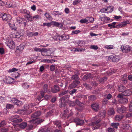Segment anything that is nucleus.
Wrapping results in <instances>:
<instances>
[{
	"mask_svg": "<svg viewBox=\"0 0 132 132\" xmlns=\"http://www.w3.org/2000/svg\"><path fill=\"white\" fill-rule=\"evenodd\" d=\"M34 50L35 52H47L48 53L47 54L46 56H50L51 53V52L50 51V48H37L36 47L34 48Z\"/></svg>",
	"mask_w": 132,
	"mask_h": 132,
	"instance_id": "nucleus-1",
	"label": "nucleus"
},
{
	"mask_svg": "<svg viewBox=\"0 0 132 132\" xmlns=\"http://www.w3.org/2000/svg\"><path fill=\"white\" fill-rule=\"evenodd\" d=\"M70 95L68 93L67 94V95L63 97L60 100V103L59 104V106L60 107L64 106L65 104L67 102V101L66 100H68L69 97Z\"/></svg>",
	"mask_w": 132,
	"mask_h": 132,
	"instance_id": "nucleus-2",
	"label": "nucleus"
},
{
	"mask_svg": "<svg viewBox=\"0 0 132 132\" xmlns=\"http://www.w3.org/2000/svg\"><path fill=\"white\" fill-rule=\"evenodd\" d=\"M121 49L123 52L127 53L132 52V47L128 45H122L121 46Z\"/></svg>",
	"mask_w": 132,
	"mask_h": 132,
	"instance_id": "nucleus-3",
	"label": "nucleus"
},
{
	"mask_svg": "<svg viewBox=\"0 0 132 132\" xmlns=\"http://www.w3.org/2000/svg\"><path fill=\"white\" fill-rule=\"evenodd\" d=\"M116 23V22H113L112 23L113 26L112 27L113 28H119L125 26L127 24L129 23V21H126L124 22H121L118 25L115 26Z\"/></svg>",
	"mask_w": 132,
	"mask_h": 132,
	"instance_id": "nucleus-4",
	"label": "nucleus"
},
{
	"mask_svg": "<svg viewBox=\"0 0 132 132\" xmlns=\"http://www.w3.org/2000/svg\"><path fill=\"white\" fill-rule=\"evenodd\" d=\"M117 97L120 98V99L119 100V101L121 103L125 104L128 103V98H125L124 96L119 94L118 95Z\"/></svg>",
	"mask_w": 132,
	"mask_h": 132,
	"instance_id": "nucleus-5",
	"label": "nucleus"
},
{
	"mask_svg": "<svg viewBox=\"0 0 132 132\" xmlns=\"http://www.w3.org/2000/svg\"><path fill=\"white\" fill-rule=\"evenodd\" d=\"M6 43L7 46L11 49L14 48L15 47L14 43L12 40H8Z\"/></svg>",
	"mask_w": 132,
	"mask_h": 132,
	"instance_id": "nucleus-6",
	"label": "nucleus"
},
{
	"mask_svg": "<svg viewBox=\"0 0 132 132\" xmlns=\"http://www.w3.org/2000/svg\"><path fill=\"white\" fill-rule=\"evenodd\" d=\"M13 79L10 77H4L3 78V80L5 83L10 84L13 82Z\"/></svg>",
	"mask_w": 132,
	"mask_h": 132,
	"instance_id": "nucleus-7",
	"label": "nucleus"
},
{
	"mask_svg": "<svg viewBox=\"0 0 132 132\" xmlns=\"http://www.w3.org/2000/svg\"><path fill=\"white\" fill-rule=\"evenodd\" d=\"M109 57L113 62H117L121 59L118 55H111L109 56Z\"/></svg>",
	"mask_w": 132,
	"mask_h": 132,
	"instance_id": "nucleus-8",
	"label": "nucleus"
},
{
	"mask_svg": "<svg viewBox=\"0 0 132 132\" xmlns=\"http://www.w3.org/2000/svg\"><path fill=\"white\" fill-rule=\"evenodd\" d=\"M127 110L126 107L122 106L120 108H118L117 109V112L120 114L125 113Z\"/></svg>",
	"mask_w": 132,
	"mask_h": 132,
	"instance_id": "nucleus-9",
	"label": "nucleus"
},
{
	"mask_svg": "<svg viewBox=\"0 0 132 132\" xmlns=\"http://www.w3.org/2000/svg\"><path fill=\"white\" fill-rule=\"evenodd\" d=\"M74 121L75 122H77V124L81 126L83 125L84 123L83 120H81L78 118H76L74 119Z\"/></svg>",
	"mask_w": 132,
	"mask_h": 132,
	"instance_id": "nucleus-10",
	"label": "nucleus"
},
{
	"mask_svg": "<svg viewBox=\"0 0 132 132\" xmlns=\"http://www.w3.org/2000/svg\"><path fill=\"white\" fill-rule=\"evenodd\" d=\"M80 83V82L79 81H73L72 83L69 85V87L71 89L75 88Z\"/></svg>",
	"mask_w": 132,
	"mask_h": 132,
	"instance_id": "nucleus-11",
	"label": "nucleus"
},
{
	"mask_svg": "<svg viewBox=\"0 0 132 132\" xmlns=\"http://www.w3.org/2000/svg\"><path fill=\"white\" fill-rule=\"evenodd\" d=\"M51 92L54 93H57L60 90V88L58 86L55 85L54 86L53 88H51Z\"/></svg>",
	"mask_w": 132,
	"mask_h": 132,
	"instance_id": "nucleus-12",
	"label": "nucleus"
},
{
	"mask_svg": "<svg viewBox=\"0 0 132 132\" xmlns=\"http://www.w3.org/2000/svg\"><path fill=\"white\" fill-rule=\"evenodd\" d=\"M100 19L102 21L103 23H107V22L110 21V19L109 17L105 16L101 17H100Z\"/></svg>",
	"mask_w": 132,
	"mask_h": 132,
	"instance_id": "nucleus-13",
	"label": "nucleus"
},
{
	"mask_svg": "<svg viewBox=\"0 0 132 132\" xmlns=\"http://www.w3.org/2000/svg\"><path fill=\"white\" fill-rule=\"evenodd\" d=\"M44 121V120L42 119H38L37 120H35L34 119H32L31 120H30L28 121V122L30 123H33L36 122L37 123L39 124L42 122Z\"/></svg>",
	"mask_w": 132,
	"mask_h": 132,
	"instance_id": "nucleus-14",
	"label": "nucleus"
},
{
	"mask_svg": "<svg viewBox=\"0 0 132 132\" xmlns=\"http://www.w3.org/2000/svg\"><path fill=\"white\" fill-rule=\"evenodd\" d=\"M24 109L22 110H19L17 112L19 114H22V112L26 111L29 108V106L28 105L26 104L24 106Z\"/></svg>",
	"mask_w": 132,
	"mask_h": 132,
	"instance_id": "nucleus-15",
	"label": "nucleus"
},
{
	"mask_svg": "<svg viewBox=\"0 0 132 132\" xmlns=\"http://www.w3.org/2000/svg\"><path fill=\"white\" fill-rule=\"evenodd\" d=\"M41 114V113L40 111H37L32 114L31 115V117L33 118H36L37 117L40 116Z\"/></svg>",
	"mask_w": 132,
	"mask_h": 132,
	"instance_id": "nucleus-16",
	"label": "nucleus"
},
{
	"mask_svg": "<svg viewBox=\"0 0 132 132\" xmlns=\"http://www.w3.org/2000/svg\"><path fill=\"white\" fill-rule=\"evenodd\" d=\"M26 122H24L21 123L19 125V127L22 129H24L27 126Z\"/></svg>",
	"mask_w": 132,
	"mask_h": 132,
	"instance_id": "nucleus-17",
	"label": "nucleus"
},
{
	"mask_svg": "<svg viewBox=\"0 0 132 132\" xmlns=\"http://www.w3.org/2000/svg\"><path fill=\"white\" fill-rule=\"evenodd\" d=\"M91 107L95 111H98L99 110V105L97 103H95L92 104Z\"/></svg>",
	"mask_w": 132,
	"mask_h": 132,
	"instance_id": "nucleus-18",
	"label": "nucleus"
},
{
	"mask_svg": "<svg viewBox=\"0 0 132 132\" xmlns=\"http://www.w3.org/2000/svg\"><path fill=\"white\" fill-rule=\"evenodd\" d=\"M122 95L123 96H129L131 94V92L129 90H125L124 92L122 93Z\"/></svg>",
	"mask_w": 132,
	"mask_h": 132,
	"instance_id": "nucleus-19",
	"label": "nucleus"
},
{
	"mask_svg": "<svg viewBox=\"0 0 132 132\" xmlns=\"http://www.w3.org/2000/svg\"><path fill=\"white\" fill-rule=\"evenodd\" d=\"M52 25H54V26L60 27H62L63 26V25L61 23H58L56 21H52Z\"/></svg>",
	"mask_w": 132,
	"mask_h": 132,
	"instance_id": "nucleus-20",
	"label": "nucleus"
},
{
	"mask_svg": "<svg viewBox=\"0 0 132 132\" xmlns=\"http://www.w3.org/2000/svg\"><path fill=\"white\" fill-rule=\"evenodd\" d=\"M12 101H14V102L13 103L16 105L18 106L20 105L22 103V102L21 101L18 100L17 99H16L15 98L13 99Z\"/></svg>",
	"mask_w": 132,
	"mask_h": 132,
	"instance_id": "nucleus-21",
	"label": "nucleus"
},
{
	"mask_svg": "<svg viewBox=\"0 0 132 132\" xmlns=\"http://www.w3.org/2000/svg\"><path fill=\"white\" fill-rule=\"evenodd\" d=\"M71 78L72 80H75L74 81H79L80 79L79 78L77 75H73L71 77Z\"/></svg>",
	"mask_w": 132,
	"mask_h": 132,
	"instance_id": "nucleus-22",
	"label": "nucleus"
},
{
	"mask_svg": "<svg viewBox=\"0 0 132 132\" xmlns=\"http://www.w3.org/2000/svg\"><path fill=\"white\" fill-rule=\"evenodd\" d=\"M38 132H51L50 128H42L39 130Z\"/></svg>",
	"mask_w": 132,
	"mask_h": 132,
	"instance_id": "nucleus-23",
	"label": "nucleus"
},
{
	"mask_svg": "<svg viewBox=\"0 0 132 132\" xmlns=\"http://www.w3.org/2000/svg\"><path fill=\"white\" fill-rule=\"evenodd\" d=\"M89 100L90 101H93L96 99V97L94 95H91L88 97Z\"/></svg>",
	"mask_w": 132,
	"mask_h": 132,
	"instance_id": "nucleus-24",
	"label": "nucleus"
},
{
	"mask_svg": "<svg viewBox=\"0 0 132 132\" xmlns=\"http://www.w3.org/2000/svg\"><path fill=\"white\" fill-rule=\"evenodd\" d=\"M87 23L93 22L94 21V18L91 17H88L86 18Z\"/></svg>",
	"mask_w": 132,
	"mask_h": 132,
	"instance_id": "nucleus-25",
	"label": "nucleus"
},
{
	"mask_svg": "<svg viewBox=\"0 0 132 132\" xmlns=\"http://www.w3.org/2000/svg\"><path fill=\"white\" fill-rule=\"evenodd\" d=\"M123 116L122 115H116L115 117V119L116 121H119L120 120L123 118Z\"/></svg>",
	"mask_w": 132,
	"mask_h": 132,
	"instance_id": "nucleus-26",
	"label": "nucleus"
},
{
	"mask_svg": "<svg viewBox=\"0 0 132 132\" xmlns=\"http://www.w3.org/2000/svg\"><path fill=\"white\" fill-rule=\"evenodd\" d=\"M43 88L44 91V92L45 93H47L49 92V89L48 88V85L47 84L44 85Z\"/></svg>",
	"mask_w": 132,
	"mask_h": 132,
	"instance_id": "nucleus-27",
	"label": "nucleus"
},
{
	"mask_svg": "<svg viewBox=\"0 0 132 132\" xmlns=\"http://www.w3.org/2000/svg\"><path fill=\"white\" fill-rule=\"evenodd\" d=\"M118 89L119 92L123 93L125 90L126 88L124 86H121L118 87Z\"/></svg>",
	"mask_w": 132,
	"mask_h": 132,
	"instance_id": "nucleus-28",
	"label": "nucleus"
},
{
	"mask_svg": "<svg viewBox=\"0 0 132 132\" xmlns=\"http://www.w3.org/2000/svg\"><path fill=\"white\" fill-rule=\"evenodd\" d=\"M114 109L113 108L110 109L109 110L108 114L109 115H113L115 113Z\"/></svg>",
	"mask_w": 132,
	"mask_h": 132,
	"instance_id": "nucleus-29",
	"label": "nucleus"
},
{
	"mask_svg": "<svg viewBox=\"0 0 132 132\" xmlns=\"http://www.w3.org/2000/svg\"><path fill=\"white\" fill-rule=\"evenodd\" d=\"M54 124L59 129L61 128V122L60 121H57L54 122Z\"/></svg>",
	"mask_w": 132,
	"mask_h": 132,
	"instance_id": "nucleus-30",
	"label": "nucleus"
},
{
	"mask_svg": "<svg viewBox=\"0 0 132 132\" xmlns=\"http://www.w3.org/2000/svg\"><path fill=\"white\" fill-rule=\"evenodd\" d=\"M24 47V45L21 44L17 47V49L19 51H21L23 50Z\"/></svg>",
	"mask_w": 132,
	"mask_h": 132,
	"instance_id": "nucleus-31",
	"label": "nucleus"
},
{
	"mask_svg": "<svg viewBox=\"0 0 132 132\" xmlns=\"http://www.w3.org/2000/svg\"><path fill=\"white\" fill-rule=\"evenodd\" d=\"M19 117V116L18 115H15L12 116L9 119L10 120H15Z\"/></svg>",
	"mask_w": 132,
	"mask_h": 132,
	"instance_id": "nucleus-32",
	"label": "nucleus"
},
{
	"mask_svg": "<svg viewBox=\"0 0 132 132\" xmlns=\"http://www.w3.org/2000/svg\"><path fill=\"white\" fill-rule=\"evenodd\" d=\"M101 121V120L100 119H99L96 121L95 122H92L90 123L89 124V125L90 126H95L97 125Z\"/></svg>",
	"mask_w": 132,
	"mask_h": 132,
	"instance_id": "nucleus-33",
	"label": "nucleus"
},
{
	"mask_svg": "<svg viewBox=\"0 0 132 132\" xmlns=\"http://www.w3.org/2000/svg\"><path fill=\"white\" fill-rule=\"evenodd\" d=\"M7 15V14L5 13H1L0 14V17H1L2 18L3 20L5 21V19H6V18Z\"/></svg>",
	"mask_w": 132,
	"mask_h": 132,
	"instance_id": "nucleus-34",
	"label": "nucleus"
},
{
	"mask_svg": "<svg viewBox=\"0 0 132 132\" xmlns=\"http://www.w3.org/2000/svg\"><path fill=\"white\" fill-rule=\"evenodd\" d=\"M21 12L23 14H28L30 13L29 11H27L25 9H21L20 10Z\"/></svg>",
	"mask_w": 132,
	"mask_h": 132,
	"instance_id": "nucleus-35",
	"label": "nucleus"
},
{
	"mask_svg": "<svg viewBox=\"0 0 132 132\" xmlns=\"http://www.w3.org/2000/svg\"><path fill=\"white\" fill-rule=\"evenodd\" d=\"M83 85L85 88L87 89L90 90L92 89V87L86 83H83Z\"/></svg>",
	"mask_w": 132,
	"mask_h": 132,
	"instance_id": "nucleus-36",
	"label": "nucleus"
},
{
	"mask_svg": "<svg viewBox=\"0 0 132 132\" xmlns=\"http://www.w3.org/2000/svg\"><path fill=\"white\" fill-rule=\"evenodd\" d=\"M119 125V123H111V126L114 129H117L118 128V126Z\"/></svg>",
	"mask_w": 132,
	"mask_h": 132,
	"instance_id": "nucleus-37",
	"label": "nucleus"
},
{
	"mask_svg": "<svg viewBox=\"0 0 132 132\" xmlns=\"http://www.w3.org/2000/svg\"><path fill=\"white\" fill-rule=\"evenodd\" d=\"M26 17L28 20H29V21H33V17H32V16L30 15L29 14L26 15Z\"/></svg>",
	"mask_w": 132,
	"mask_h": 132,
	"instance_id": "nucleus-38",
	"label": "nucleus"
},
{
	"mask_svg": "<svg viewBox=\"0 0 132 132\" xmlns=\"http://www.w3.org/2000/svg\"><path fill=\"white\" fill-rule=\"evenodd\" d=\"M91 74L89 73L87 74H86L83 77V79L84 80H85L87 79H90L91 76Z\"/></svg>",
	"mask_w": 132,
	"mask_h": 132,
	"instance_id": "nucleus-39",
	"label": "nucleus"
},
{
	"mask_svg": "<svg viewBox=\"0 0 132 132\" xmlns=\"http://www.w3.org/2000/svg\"><path fill=\"white\" fill-rule=\"evenodd\" d=\"M9 129L7 128L3 127L0 128V132H7L9 131Z\"/></svg>",
	"mask_w": 132,
	"mask_h": 132,
	"instance_id": "nucleus-40",
	"label": "nucleus"
},
{
	"mask_svg": "<svg viewBox=\"0 0 132 132\" xmlns=\"http://www.w3.org/2000/svg\"><path fill=\"white\" fill-rule=\"evenodd\" d=\"M11 17L10 15L9 14L7 15L5 21H7V22H9L11 20Z\"/></svg>",
	"mask_w": 132,
	"mask_h": 132,
	"instance_id": "nucleus-41",
	"label": "nucleus"
},
{
	"mask_svg": "<svg viewBox=\"0 0 132 132\" xmlns=\"http://www.w3.org/2000/svg\"><path fill=\"white\" fill-rule=\"evenodd\" d=\"M6 125V122L5 120H3L0 123V128L3 127Z\"/></svg>",
	"mask_w": 132,
	"mask_h": 132,
	"instance_id": "nucleus-42",
	"label": "nucleus"
},
{
	"mask_svg": "<svg viewBox=\"0 0 132 132\" xmlns=\"http://www.w3.org/2000/svg\"><path fill=\"white\" fill-rule=\"evenodd\" d=\"M52 25V22H50L48 23H43V26H46L47 27H50Z\"/></svg>",
	"mask_w": 132,
	"mask_h": 132,
	"instance_id": "nucleus-43",
	"label": "nucleus"
},
{
	"mask_svg": "<svg viewBox=\"0 0 132 132\" xmlns=\"http://www.w3.org/2000/svg\"><path fill=\"white\" fill-rule=\"evenodd\" d=\"M73 105H75V104H76L79 106H80V104L81 102L78 99H77L75 102H73Z\"/></svg>",
	"mask_w": 132,
	"mask_h": 132,
	"instance_id": "nucleus-44",
	"label": "nucleus"
},
{
	"mask_svg": "<svg viewBox=\"0 0 132 132\" xmlns=\"http://www.w3.org/2000/svg\"><path fill=\"white\" fill-rule=\"evenodd\" d=\"M27 35L29 37H32L33 36V32H30L28 30L26 31Z\"/></svg>",
	"mask_w": 132,
	"mask_h": 132,
	"instance_id": "nucleus-45",
	"label": "nucleus"
},
{
	"mask_svg": "<svg viewBox=\"0 0 132 132\" xmlns=\"http://www.w3.org/2000/svg\"><path fill=\"white\" fill-rule=\"evenodd\" d=\"M90 48L92 49L97 50L98 49V47L97 45H92L90 46Z\"/></svg>",
	"mask_w": 132,
	"mask_h": 132,
	"instance_id": "nucleus-46",
	"label": "nucleus"
},
{
	"mask_svg": "<svg viewBox=\"0 0 132 132\" xmlns=\"http://www.w3.org/2000/svg\"><path fill=\"white\" fill-rule=\"evenodd\" d=\"M67 94H68V91H63L60 94H59V95L60 96H61L63 95Z\"/></svg>",
	"mask_w": 132,
	"mask_h": 132,
	"instance_id": "nucleus-47",
	"label": "nucleus"
},
{
	"mask_svg": "<svg viewBox=\"0 0 132 132\" xmlns=\"http://www.w3.org/2000/svg\"><path fill=\"white\" fill-rule=\"evenodd\" d=\"M23 121V120L21 118L20 119H16L14 120L13 121L14 122L16 123H19L22 122Z\"/></svg>",
	"mask_w": 132,
	"mask_h": 132,
	"instance_id": "nucleus-48",
	"label": "nucleus"
},
{
	"mask_svg": "<svg viewBox=\"0 0 132 132\" xmlns=\"http://www.w3.org/2000/svg\"><path fill=\"white\" fill-rule=\"evenodd\" d=\"M33 125H29L27 127V129L28 130H31L33 128Z\"/></svg>",
	"mask_w": 132,
	"mask_h": 132,
	"instance_id": "nucleus-49",
	"label": "nucleus"
},
{
	"mask_svg": "<svg viewBox=\"0 0 132 132\" xmlns=\"http://www.w3.org/2000/svg\"><path fill=\"white\" fill-rule=\"evenodd\" d=\"M18 70V69H16L15 68H13L11 69H10L9 70L8 72H14L15 71H17Z\"/></svg>",
	"mask_w": 132,
	"mask_h": 132,
	"instance_id": "nucleus-50",
	"label": "nucleus"
},
{
	"mask_svg": "<svg viewBox=\"0 0 132 132\" xmlns=\"http://www.w3.org/2000/svg\"><path fill=\"white\" fill-rule=\"evenodd\" d=\"M22 86L25 88H28L29 87V86L27 84L23 83L22 84Z\"/></svg>",
	"mask_w": 132,
	"mask_h": 132,
	"instance_id": "nucleus-51",
	"label": "nucleus"
},
{
	"mask_svg": "<svg viewBox=\"0 0 132 132\" xmlns=\"http://www.w3.org/2000/svg\"><path fill=\"white\" fill-rule=\"evenodd\" d=\"M91 84L94 87H96L98 85V84L95 81H92L91 82Z\"/></svg>",
	"mask_w": 132,
	"mask_h": 132,
	"instance_id": "nucleus-52",
	"label": "nucleus"
},
{
	"mask_svg": "<svg viewBox=\"0 0 132 132\" xmlns=\"http://www.w3.org/2000/svg\"><path fill=\"white\" fill-rule=\"evenodd\" d=\"M80 31L79 30H77L74 31H73L72 32V34H78L80 32Z\"/></svg>",
	"mask_w": 132,
	"mask_h": 132,
	"instance_id": "nucleus-53",
	"label": "nucleus"
},
{
	"mask_svg": "<svg viewBox=\"0 0 132 132\" xmlns=\"http://www.w3.org/2000/svg\"><path fill=\"white\" fill-rule=\"evenodd\" d=\"M115 129L114 128L110 127L108 128V130L109 132H114Z\"/></svg>",
	"mask_w": 132,
	"mask_h": 132,
	"instance_id": "nucleus-54",
	"label": "nucleus"
},
{
	"mask_svg": "<svg viewBox=\"0 0 132 132\" xmlns=\"http://www.w3.org/2000/svg\"><path fill=\"white\" fill-rule=\"evenodd\" d=\"M55 67L53 65H51L50 66V69L51 71H54L55 69Z\"/></svg>",
	"mask_w": 132,
	"mask_h": 132,
	"instance_id": "nucleus-55",
	"label": "nucleus"
},
{
	"mask_svg": "<svg viewBox=\"0 0 132 132\" xmlns=\"http://www.w3.org/2000/svg\"><path fill=\"white\" fill-rule=\"evenodd\" d=\"M45 15L47 19H50L51 18V16L48 13H46Z\"/></svg>",
	"mask_w": 132,
	"mask_h": 132,
	"instance_id": "nucleus-56",
	"label": "nucleus"
},
{
	"mask_svg": "<svg viewBox=\"0 0 132 132\" xmlns=\"http://www.w3.org/2000/svg\"><path fill=\"white\" fill-rule=\"evenodd\" d=\"M80 22L82 23H87V21L86 18L85 19H81L80 21Z\"/></svg>",
	"mask_w": 132,
	"mask_h": 132,
	"instance_id": "nucleus-57",
	"label": "nucleus"
},
{
	"mask_svg": "<svg viewBox=\"0 0 132 132\" xmlns=\"http://www.w3.org/2000/svg\"><path fill=\"white\" fill-rule=\"evenodd\" d=\"M24 20V19L19 18L17 19V22L19 23H20L22 21Z\"/></svg>",
	"mask_w": 132,
	"mask_h": 132,
	"instance_id": "nucleus-58",
	"label": "nucleus"
},
{
	"mask_svg": "<svg viewBox=\"0 0 132 132\" xmlns=\"http://www.w3.org/2000/svg\"><path fill=\"white\" fill-rule=\"evenodd\" d=\"M51 97V96L50 95H46L44 96V98L45 99L48 100L50 99Z\"/></svg>",
	"mask_w": 132,
	"mask_h": 132,
	"instance_id": "nucleus-59",
	"label": "nucleus"
},
{
	"mask_svg": "<svg viewBox=\"0 0 132 132\" xmlns=\"http://www.w3.org/2000/svg\"><path fill=\"white\" fill-rule=\"evenodd\" d=\"M80 0H75L73 3V4L74 5H75L78 4L80 2Z\"/></svg>",
	"mask_w": 132,
	"mask_h": 132,
	"instance_id": "nucleus-60",
	"label": "nucleus"
},
{
	"mask_svg": "<svg viewBox=\"0 0 132 132\" xmlns=\"http://www.w3.org/2000/svg\"><path fill=\"white\" fill-rule=\"evenodd\" d=\"M53 13L55 15H59L61 14V13H59V11H53Z\"/></svg>",
	"mask_w": 132,
	"mask_h": 132,
	"instance_id": "nucleus-61",
	"label": "nucleus"
},
{
	"mask_svg": "<svg viewBox=\"0 0 132 132\" xmlns=\"http://www.w3.org/2000/svg\"><path fill=\"white\" fill-rule=\"evenodd\" d=\"M76 90H77L75 89L72 90L71 91H70L69 92L70 94L71 95H72L73 94L76 92Z\"/></svg>",
	"mask_w": 132,
	"mask_h": 132,
	"instance_id": "nucleus-62",
	"label": "nucleus"
},
{
	"mask_svg": "<svg viewBox=\"0 0 132 132\" xmlns=\"http://www.w3.org/2000/svg\"><path fill=\"white\" fill-rule=\"evenodd\" d=\"M108 9H101L100 11L102 13H105L107 11Z\"/></svg>",
	"mask_w": 132,
	"mask_h": 132,
	"instance_id": "nucleus-63",
	"label": "nucleus"
},
{
	"mask_svg": "<svg viewBox=\"0 0 132 132\" xmlns=\"http://www.w3.org/2000/svg\"><path fill=\"white\" fill-rule=\"evenodd\" d=\"M78 44L79 46H81L82 45L85 43V42L83 40H80L78 42Z\"/></svg>",
	"mask_w": 132,
	"mask_h": 132,
	"instance_id": "nucleus-64",
	"label": "nucleus"
}]
</instances>
